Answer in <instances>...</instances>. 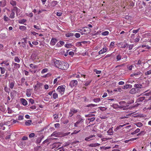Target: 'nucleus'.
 <instances>
[{
    "instance_id": "f257e3e1",
    "label": "nucleus",
    "mask_w": 151,
    "mask_h": 151,
    "mask_svg": "<svg viewBox=\"0 0 151 151\" xmlns=\"http://www.w3.org/2000/svg\"><path fill=\"white\" fill-rule=\"evenodd\" d=\"M55 65L59 69L63 70H66L69 66L68 64L63 61L57 60L56 59L53 60Z\"/></svg>"
},
{
    "instance_id": "f03ea898",
    "label": "nucleus",
    "mask_w": 151,
    "mask_h": 151,
    "mask_svg": "<svg viewBox=\"0 0 151 151\" xmlns=\"http://www.w3.org/2000/svg\"><path fill=\"white\" fill-rule=\"evenodd\" d=\"M65 86L64 85H62L59 86L58 87L57 89V90L60 93L63 94L65 91Z\"/></svg>"
},
{
    "instance_id": "7ed1b4c3",
    "label": "nucleus",
    "mask_w": 151,
    "mask_h": 151,
    "mask_svg": "<svg viewBox=\"0 0 151 151\" xmlns=\"http://www.w3.org/2000/svg\"><path fill=\"white\" fill-rule=\"evenodd\" d=\"M38 136H40V137H38L37 139L36 143L37 144H39L40 143L42 140L44 138V136L41 134V133H39Z\"/></svg>"
},
{
    "instance_id": "20e7f679",
    "label": "nucleus",
    "mask_w": 151,
    "mask_h": 151,
    "mask_svg": "<svg viewBox=\"0 0 151 151\" xmlns=\"http://www.w3.org/2000/svg\"><path fill=\"white\" fill-rule=\"evenodd\" d=\"M18 9V8L17 7H14V9L12 11V13L10 14L9 16V17L11 18H14V17L15 15V13L14 12V11H15L17 10Z\"/></svg>"
},
{
    "instance_id": "39448f33",
    "label": "nucleus",
    "mask_w": 151,
    "mask_h": 151,
    "mask_svg": "<svg viewBox=\"0 0 151 151\" xmlns=\"http://www.w3.org/2000/svg\"><path fill=\"white\" fill-rule=\"evenodd\" d=\"M78 83L77 81L73 80L70 82L69 85L71 87L75 86Z\"/></svg>"
},
{
    "instance_id": "423d86ee",
    "label": "nucleus",
    "mask_w": 151,
    "mask_h": 151,
    "mask_svg": "<svg viewBox=\"0 0 151 151\" xmlns=\"http://www.w3.org/2000/svg\"><path fill=\"white\" fill-rule=\"evenodd\" d=\"M57 41L56 38H52L50 42V44L52 45H54Z\"/></svg>"
},
{
    "instance_id": "0eeeda50",
    "label": "nucleus",
    "mask_w": 151,
    "mask_h": 151,
    "mask_svg": "<svg viewBox=\"0 0 151 151\" xmlns=\"http://www.w3.org/2000/svg\"><path fill=\"white\" fill-rule=\"evenodd\" d=\"M77 111H78L77 110L72 108L70 109V112H69V114H71V116L74 114L76 113Z\"/></svg>"
},
{
    "instance_id": "6e6552de",
    "label": "nucleus",
    "mask_w": 151,
    "mask_h": 151,
    "mask_svg": "<svg viewBox=\"0 0 151 151\" xmlns=\"http://www.w3.org/2000/svg\"><path fill=\"white\" fill-rule=\"evenodd\" d=\"M39 133H31V134H30L29 135V137L31 138L33 137H37L38 136V134Z\"/></svg>"
},
{
    "instance_id": "1a4fd4ad",
    "label": "nucleus",
    "mask_w": 151,
    "mask_h": 151,
    "mask_svg": "<svg viewBox=\"0 0 151 151\" xmlns=\"http://www.w3.org/2000/svg\"><path fill=\"white\" fill-rule=\"evenodd\" d=\"M21 101L22 104L23 105L26 106L27 104V101L24 99H21Z\"/></svg>"
},
{
    "instance_id": "9d476101",
    "label": "nucleus",
    "mask_w": 151,
    "mask_h": 151,
    "mask_svg": "<svg viewBox=\"0 0 151 151\" xmlns=\"http://www.w3.org/2000/svg\"><path fill=\"white\" fill-rule=\"evenodd\" d=\"M12 64L14 65V68L15 69H18L20 67V65L19 64L14 63H12Z\"/></svg>"
},
{
    "instance_id": "9b49d317",
    "label": "nucleus",
    "mask_w": 151,
    "mask_h": 151,
    "mask_svg": "<svg viewBox=\"0 0 151 151\" xmlns=\"http://www.w3.org/2000/svg\"><path fill=\"white\" fill-rule=\"evenodd\" d=\"M107 50L106 49L103 48L99 52V54H101L104 52H105Z\"/></svg>"
},
{
    "instance_id": "f8f14e48",
    "label": "nucleus",
    "mask_w": 151,
    "mask_h": 151,
    "mask_svg": "<svg viewBox=\"0 0 151 151\" xmlns=\"http://www.w3.org/2000/svg\"><path fill=\"white\" fill-rule=\"evenodd\" d=\"M100 144L99 143L91 144L89 145V146L91 147H95L97 146H99Z\"/></svg>"
},
{
    "instance_id": "ddd939ff",
    "label": "nucleus",
    "mask_w": 151,
    "mask_h": 151,
    "mask_svg": "<svg viewBox=\"0 0 151 151\" xmlns=\"http://www.w3.org/2000/svg\"><path fill=\"white\" fill-rule=\"evenodd\" d=\"M134 87L136 88H142V84H135L134 85Z\"/></svg>"
},
{
    "instance_id": "4468645a",
    "label": "nucleus",
    "mask_w": 151,
    "mask_h": 151,
    "mask_svg": "<svg viewBox=\"0 0 151 151\" xmlns=\"http://www.w3.org/2000/svg\"><path fill=\"white\" fill-rule=\"evenodd\" d=\"M57 4L58 2L57 1H53L51 2V6L53 7L55 6Z\"/></svg>"
},
{
    "instance_id": "2eb2a0df",
    "label": "nucleus",
    "mask_w": 151,
    "mask_h": 151,
    "mask_svg": "<svg viewBox=\"0 0 151 151\" xmlns=\"http://www.w3.org/2000/svg\"><path fill=\"white\" fill-rule=\"evenodd\" d=\"M136 89L135 88H132L129 91V93L131 94H134L136 93Z\"/></svg>"
},
{
    "instance_id": "dca6fc26",
    "label": "nucleus",
    "mask_w": 151,
    "mask_h": 151,
    "mask_svg": "<svg viewBox=\"0 0 151 151\" xmlns=\"http://www.w3.org/2000/svg\"><path fill=\"white\" fill-rule=\"evenodd\" d=\"M0 69L1 70V73L2 74H3L5 73L6 69L4 67H0Z\"/></svg>"
},
{
    "instance_id": "f3484780",
    "label": "nucleus",
    "mask_w": 151,
    "mask_h": 151,
    "mask_svg": "<svg viewBox=\"0 0 151 151\" xmlns=\"http://www.w3.org/2000/svg\"><path fill=\"white\" fill-rule=\"evenodd\" d=\"M73 46V45L70 43L67 44L65 45V46L67 48H70Z\"/></svg>"
},
{
    "instance_id": "a211bd4d",
    "label": "nucleus",
    "mask_w": 151,
    "mask_h": 151,
    "mask_svg": "<svg viewBox=\"0 0 151 151\" xmlns=\"http://www.w3.org/2000/svg\"><path fill=\"white\" fill-rule=\"evenodd\" d=\"M32 121L31 120H29L25 122V124L26 125L29 126L30 125L31 123H32Z\"/></svg>"
},
{
    "instance_id": "6ab92c4d",
    "label": "nucleus",
    "mask_w": 151,
    "mask_h": 151,
    "mask_svg": "<svg viewBox=\"0 0 151 151\" xmlns=\"http://www.w3.org/2000/svg\"><path fill=\"white\" fill-rule=\"evenodd\" d=\"M140 130L139 129L137 128L134 132H132L131 134H134L139 132L140 131Z\"/></svg>"
},
{
    "instance_id": "aec40b11",
    "label": "nucleus",
    "mask_w": 151,
    "mask_h": 151,
    "mask_svg": "<svg viewBox=\"0 0 151 151\" xmlns=\"http://www.w3.org/2000/svg\"><path fill=\"white\" fill-rule=\"evenodd\" d=\"M73 35V34L72 33H70L66 34L65 36L66 37H72Z\"/></svg>"
},
{
    "instance_id": "412c9836",
    "label": "nucleus",
    "mask_w": 151,
    "mask_h": 151,
    "mask_svg": "<svg viewBox=\"0 0 151 151\" xmlns=\"http://www.w3.org/2000/svg\"><path fill=\"white\" fill-rule=\"evenodd\" d=\"M7 61H4L1 63V65H2L3 64H4L6 66H8L9 65V63H7Z\"/></svg>"
},
{
    "instance_id": "4be33fe9",
    "label": "nucleus",
    "mask_w": 151,
    "mask_h": 151,
    "mask_svg": "<svg viewBox=\"0 0 151 151\" xmlns=\"http://www.w3.org/2000/svg\"><path fill=\"white\" fill-rule=\"evenodd\" d=\"M60 133H56V132H54L52 134V136H57L58 135H60Z\"/></svg>"
},
{
    "instance_id": "5701e85b",
    "label": "nucleus",
    "mask_w": 151,
    "mask_h": 151,
    "mask_svg": "<svg viewBox=\"0 0 151 151\" xmlns=\"http://www.w3.org/2000/svg\"><path fill=\"white\" fill-rule=\"evenodd\" d=\"M14 60L17 63H19L20 62V60L17 57H15Z\"/></svg>"
},
{
    "instance_id": "b1692460",
    "label": "nucleus",
    "mask_w": 151,
    "mask_h": 151,
    "mask_svg": "<svg viewBox=\"0 0 151 151\" xmlns=\"http://www.w3.org/2000/svg\"><path fill=\"white\" fill-rule=\"evenodd\" d=\"M136 125L137 127H140L141 126H142L143 125L140 122H139L138 123H137L136 124Z\"/></svg>"
},
{
    "instance_id": "393cba45",
    "label": "nucleus",
    "mask_w": 151,
    "mask_h": 151,
    "mask_svg": "<svg viewBox=\"0 0 151 151\" xmlns=\"http://www.w3.org/2000/svg\"><path fill=\"white\" fill-rule=\"evenodd\" d=\"M126 89H127L128 88H131L132 87V86L130 84H127L125 86Z\"/></svg>"
},
{
    "instance_id": "a878e982",
    "label": "nucleus",
    "mask_w": 151,
    "mask_h": 151,
    "mask_svg": "<svg viewBox=\"0 0 151 151\" xmlns=\"http://www.w3.org/2000/svg\"><path fill=\"white\" fill-rule=\"evenodd\" d=\"M127 124H124L123 125H119L116 128V129L117 130L119 129H120L121 127H123L125 126Z\"/></svg>"
},
{
    "instance_id": "bb28decb",
    "label": "nucleus",
    "mask_w": 151,
    "mask_h": 151,
    "mask_svg": "<svg viewBox=\"0 0 151 151\" xmlns=\"http://www.w3.org/2000/svg\"><path fill=\"white\" fill-rule=\"evenodd\" d=\"M10 4L12 6H15L16 4V2L13 1H11L10 2Z\"/></svg>"
},
{
    "instance_id": "cd10ccee",
    "label": "nucleus",
    "mask_w": 151,
    "mask_h": 151,
    "mask_svg": "<svg viewBox=\"0 0 151 151\" xmlns=\"http://www.w3.org/2000/svg\"><path fill=\"white\" fill-rule=\"evenodd\" d=\"M94 71L97 74H100L101 72V71L98 70L96 69H94Z\"/></svg>"
},
{
    "instance_id": "c85d7f7f",
    "label": "nucleus",
    "mask_w": 151,
    "mask_h": 151,
    "mask_svg": "<svg viewBox=\"0 0 151 151\" xmlns=\"http://www.w3.org/2000/svg\"><path fill=\"white\" fill-rule=\"evenodd\" d=\"M53 98L55 99L58 97V95L56 93H54L52 95Z\"/></svg>"
},
{
    "instance_id": "c756f323",
    "label": "nucleus",
    "mask_w": 151,
    "mask_h": 151,
    "mask_svg": "<svg viewBox=\"0 0 151 151\" xmlns=\"http://www.w3.org/2000/svg\"><path fill=\"white\" fill-rule=\"evenodd\" d=\"M128 44L127 43H125L124 44L122 43V45L121 47L122 48H125L127 46H128Z\"/></svg>"
},
{
    "instance_id": "7c9ffc66",
    "label": "nucleus",
    "mask_w": 151,
    "mask_h": 151,
    "mask_svg": "<svg viewBox=\"0 0 151 151\" xmlns=\"http://www.w3.org/2000/svg\"><path fill=\"white\" fill-rule=\"evenodd\" d=\"M142 47H146L148 49H150L151 48V47H150L148 45H142Z\"/></svg>"
},
{
    "instance_id": "2f4dec72",
    "label": "nucleus",
    "mask_w": 151,
    "mask_h": 151,
    "mask_svg": "<svg viewBox=\"0 0 151 151\" xmlns=\"http://www.w3.org/2000/svg\"><path fill=\"white\" fill-rule=\"evenodd\" d=\"M109 34V32L108 31H105L102 33L101 34L102 35H106Z\"/></svg>"
},
{
    "instance_id": "473e14b6",
    "label": "nucleus",
    "mask_w": 151,
    "mask_h": 151,
    "mask_svg": "<svg viewBox=\"0 0 151 151\" xmlns=\"http://www.w3.org/2000/svg\"><path fill=\"white\" fill-rule=\"evenodd\" d=\"M14 82H11L10 84V87L11 89H12L14 86Z\"/></svg>"
},
{
    "instance_id": "72a5a7b5",
    "label": "nucleus",
    "mask_w": 151,
    "mask_h": 151,
    "mask_svg": "<svg viewBox=\"0 0 151 151\" xmlns=\"http://www.w3.org/2000/svg\"><path fill=\"white\" fill-rule=\"evenodd\" d=\"M137 138H132V139H130L129 140H125L124 141V142L126 143H127L129 141H132V140H136L137 139Z\"/></svg>"
},
{
    "instance_id": "f704fd0d",
    "label": "nucleus",
    "mask_w": 151,
    "mask_h": 151,
    "mask_svg": "<svg viewBox=\"0 0 151 151\" xmlns=\"http://www.w3.org/2000/svg\"><path fill=\"white\" fill-rule=\"evenodd\" d=\"M145 98V97H142L139 98V101H143Z\"/></svg>"
},
{
    "instance_id": "c9c22d12",
    "label": "nucleus",
    "mask_w": 151,
    "mask_h": 151,
    "mask_svg": "<svg viewBox=\"0 0 151 151\" xmlns=\"http://www.w3.org/2000/svg\"><path fill=\"white\" fill-rule=\"evenodd\" d=\"M128 46L129 50H131L133 48L134 45L133 44L129 45Z\"/></svg>"
},
{
    "instance_id": "e433bc0d",
    "label": "nucleus",
    "mask_w": 151,
    "mask_h": 151,
    "mask_svg": "<svg viewBox=\"0 0 151 151\" xmlns=\"http://www.w3.org/2000/svg\"><path fill=\"white\" fill-rule=\"evenodd\" d=\"M121 56L120 55H118L116 56V59L117 60V61L120 60L121 59Z\"/></svg>"
},
{
    "instance_id": "4c0bfd02",
    "label": "nucleus",
    "mask_w": 151,
    "mask_h": 151,
    "mask_svg": "<svg viewBox=\"0 0 151 151\" xmlns=\"http://www.w3.org/2000/svg\"><path fill=\"white\" fill-rule=\"evenodd\" d=\"M141 74V73L140 71H138V72H137L136 73H134V76H137V75H140Z\"/></svg>"
},
{
    "instance_id": "58836bf2",
    "label": "nucleus",
    "mask_w": 151,
    "mask_h": 151,
    "mask_svg": "<svg viewBox=\"0 0 151 151\" xmlns=\"http://www.w3.org/2000/svg\"><path fill=\"white\" fill-rule=\"evenodd\" d=\"M142 88H145L148 86H146V84L145 83V82H143L142 83Z\"/></svg>"
},
{
    "instance_id": "ea45409f",
    "label": "nucleus",
    "mask_w": 151,
    "mask_h": 151,
    "mask_svg": "<svg viewBox=\"0 0 151 151\" xmlns=\"http://www.w3.org/2000/svg\"><path fill=\"white\" fill-rule=\"evenodd\" d=\"M100 98L94 99H93V101L96 102H97L100 101Z\"/></svg>"
},
{
    "instance_id": "a19ab883",
    "label": "nucleus",
    "mask_w": 151,
    "mask_h": 151,
    "mask_svg": "<svg viewBox=\"0 0 151 151\" xmlns=\"http://www.w3.org/2000/svg\"><path fill=\"white\" fill-rule=\"evenodd\" d=\"M34 27L38 30L40 29H41L40 27V26H37L36 25H34Z\"/></svg>"
},
{
    "instance_id": "79ce46f5",
    "label": "nucleus",
    "mask_w": 151,
    "mask_h": 151,
    "mask_svg": "<svg viewBox=\"0 0 151 151\" xmlns=\"http://www.w3.org/2000/svg\"><path fill=\"white\" fill-rule=\"evenodd\" d=\"M26 21V20L25 19H21L20 21H19V22L20 23H23L24 22H25Z\"/></svg>"
},
{
    "instance_id": "37998d69",
    "label": "nucleus",
    "mask_w": 151,
    "mask_h": 151,
    "mask_svg": "<svg viewBox=\"0 0 151 151\" xmlns=\"http://www.w3.org/2000/svg\"><path fill=\"white\" fill-rule=\"evenodd\" d=\"M84 28L85 29L83 30V32H86V30H89V31H90L91 29L88 27H84Z\"/></svg>"
},
{
    "instance_id": "c03bdc74",
    "label": "nucleus",
    "mask_w": 151,
    "mask_h": 151,
    "mask_svg": "<svg viewBox=\"0 0 151 151\" xmlns=\"http://www.w3.org/2000/svg\"><path fill=\"white\" fill-rule=\"evenodd\" d=\"M151 74V70L147 71L145 73V74L146 75H147Z\"/></svg>"
},
{
    "instance_id": "a18cd8bd",
    "label": "nucleus",
    "mask_w": 151,
    "mask_h": 151,
    "mask_svg": "<svg viewBox=\"0 0 151 151\" xmlns=\"http://www.w3.org/2000/svg\"><path fill=\"white\" fill-rule=\"evenodd\" d=\"M83 119L82 118H81L76 122L77 124H78L79 123H80V122H83V121H83Z\"/></svg>"
},
{
    "instance_id": "49530a36",
    "label": "nucleus",
    "mask_w": 151,
    "mask_h": 151,
    "mask_svg": "<svg viewBox=\"0 0 151 151\" xmlns=\"http://www.w3.org/2000/svg\"><path fill=\"white\" fill-rule=\"evenodd\" d=\"M95 115L93 114H88L87 115H85V116L86 117H91L92 116H94Z\"/></svg>"
},
{
    "instance_id": "de8ad7c7",
    "label": "nucleus",
    "mask_w": 151,
    "mask_h": 151,
    "mask_svg": "<svg viewBox=\"0 0 151 151\" xmlns=\"http://www.w3.org/2000/svg\"><path fill=\"white\" fill-rule=\"evenodd\" d=\"M7 110H8V113L9 114H11L12 112V110L10 109L9 107H8Z\"/></svg>"
},
{
    "instance_id": "09e8293b",
    "label": "nucleus",
    "mask_w": 151,
    "mask_h": 151,
    "mask_svg": "<svg viewBox=\"0 0 151 151\" xmlns=\"http://www.w3.org/2000/svg\"><path fill=\"white\" fill-rule=\"evenodd\" d=\"M23 119V117L22 115H19L18 117V119L19 120H22Z\"/></svg>"
},
{
    "instance_id": "8fccbe9b",
    "label": "nucleus",
    "mask_w": 151,
    "mask_h": 151,
    "mask_svg": "<svg viewBox=\"0 0 151 151\" xmlns=\"http://www.w3.org/2000/svg\"><path fill=\"white\" fill-rule=\"evenodd\" d=\"M47 71V69L45 68L43 69L41 72L42 73H44L45 72H46Z\"/></svg>"
},
{
    "instance_id": "3c124183",
    "label": "nucleus",
    "mask_w": 151,
    "mask_h": 151,
    "mask_svg": "<svg viewBox=\"0 0 151 151\" xmlns=\"http://www.w3.org/2000/svg\"><path fill=\"white\" fill-rule=\"evenodd\" d=\"M139 29L140 28H139L137 30H133V33H134L136 34L137 32H138Z\"/></svg>"
},
{
    "instance_id": "603ef678",
    "label": "nucleus",
    "mask_w": 151,
    "mask_h": 151,
    "mask_svg": "<svg viewBox=\"0 0 151 151\" xmlns=\"http://www.w3.org/2000/svg\"><path fill=\"white\" fill-rule=\"evenodd\" d=\"M144 82L146 84V86H149V85L150 84V81H149L147 80L146 81H145Z\"/></svg>"
},
{
    "instance_id": "864d4df0",
    "label": "nucleus",
    "mask_w": 151,
    "mask_h": 151,
    "mask_svg": "<svg viewBox=\"0 0 151 151\" xmlns=\"http://www.w3.org/2000/svg\"><path fill=\"white\" fill-rule=\"evenodd\" d=\"M75 36L76 38H79L80 36V35L79 33H76L75 35Z\"/></svg>"
},
{
    "instance_id": "5fc2aeb1",
    "label": "nucleus",
    "mask_w": 151,
    "mask_h": 151,
    "mask_svg": "<svg viewBox=\"0 0 151 151\" xmlns=\"http://www.w3.org/2000/svg\"><path fill=\"white\" fill-rule=\"evenodd\" d=\"M60 124L59 123H57L55 124V127L56 128H58L60 127Z\"/></svg>"
},
{
    "instance_id": "6e6d98bb",
    "label": "nucleus",
    "mask_w": 151,
    "mask_h": 151,
    "mask_svg": "<svg viewBox=\"0 0 151 151\" xmlns=\"http://www.w3.org/2000/svg\"><path fill=\"white\" fill-rule=\"evenodd\" d=\"M95 119L94 117H92L91 118H89L88 119V120H89L90 122L93 121Z\"/></svg>"
},
{
    "instance_id": "4d7b16f0",
    "label": "nucleus",
    "mask_w": 151,
    "mask_h": 151,
    "mask_svg": "<svg viewBox=\"0 0 151 151\" xmlns=\"http://www.w3.org/2000/svg\"><path fill=\"white\" fill-rule=\"evenodd\" d=\"M19 28L20 29L22 30L25 29L26 28V27L24 26H20Z\"/></svg>"
},
{
    "instance_id": "13d9d810",
    "label": "nucleus",
    "mask_w": 151,
    "mask_h": 151,
    "mask_svg": "<svg viewBox=\"0 0 151 151\" xmlns=\"http://www.w3.org/2000/svg\"><path fill=\"white\" fill-rule=\"evenodd\" d=\"M60 78V77H58L57 78L55 79H54V82H53L54 83V84L55 83H56V82L57 81H58V78Z\"/></svg>"
},
{
    "instance_id": "bf43d9fd",
    "label": "nucleus",
    "mask_w": 151,
    "mask_h": 151,
    "mask_svg": "<svg viewBox=\"0 0 151 151\" xmlns=\"http://www.w3.org/2000/svg\"><path fill=\"white\" fill-rule=\"evenodd\" d=\"M91 81L89 82L87 81L85 83V84H84V85L85 86H87L91 83Z\"/></svg>"
},
{
    "instance_id": "052dcab7",
    "label": "nucleus",
    "mask_w": 151,
    "mask_h": 151,
    "mask_svg": "<svg viewBox=\"0 0 151 151\" xmlns=\"http://www.w3.org/2000/svg\"><path fill=\"white\" fill-rule=\"evenodd\" d=\"M29 101L32 104H33L34 102V100L32 99H30Z\"/></svg>"
},
{
    "instance_id": "680f3d73",
    "label": "nucleus",
    "mask_w": 151,
    "mask_h": 151,
    "mask_svg": "<svg viewBox=\"0 0 151 151\" xmlns=\"http://www.w3.org/2000/svg\"><path fill=\"white\" fill-rule=\"evenodd\" d=\"M26 95L27 96L29 97L31 96V93L29 91L28 92V91H27L26 92Z\"/></svg>"
},
{
    "instance_id": "e2e57ef3",
    "label": "nucleus",
    "mask_w": 151,
    "mask_h": 151,
    "mask_svg": "<svg viewBox=\"0 0 151 151\" xmlns=\"http://www.w3.org/2000/svg\"><path fill=\"white\" fill-rule=\"evenodd\" d=\"M4 20L6 21H7L8 20V18L6 16H4Z\"/></svg>"
},
{
    "instance_id": "0e129e2a",
    "label": "nucleus",
    "mask_w": 151,
    "mask_h": 151,
    "mask_svg": "<svg viewBox=\"0 0 151 151\" xmlns=\"http://www.w3.org/2000/svg\"><path fill=\"white\" fill-rule=\"evenodd\" d=\"M77 45L78 46H82L81 42H78L77 43Z\"/></svg>"
},
{
    "instance_id": "69168bd1",
    "label": "nucleus",
    "mask_w": 151,
    "mask_h": 151,
    "mask_svg": "<svg viewBox=\"0 0 151 151\" xmlns=\"http://www.w3.org/2000/svg\"><path fill=\"white\" fill-rule=\"evenodd\" d=\"M53 116H54V118L55 119H57L58 117V115H56V114L54 115Z\"/></svg>"
},
{
    "instance_id": "338daca9",
    "label": "nucleus",
    "mask_w": 151,
    "mask_h": 151,
    "mask_svg": "<svg viewBox=\"0 0 151 151\" xmlns=\"http://www.w3.org/2000/svg\"><path fill=\"white\" fill-rule=\"evenodd\" d=\"M124 82L122 81L119 82L118 83V84L119 85H124Z\"/></svg>"
},
{
    "instance_id": "774afa93",
    "label": "nucleus",
    "mask_w": 151,
    "mask_h": 151,
    "mask_svg": "<svg viewBox=\"0 0 151 151\" xmlns=\"http://www.w3.org/2000/svg\"><path fill=\"white\" fill-rule=\"evenodd\" d=\"M25 80V79L24 78V77L22 78L21 79L22 83H23L24 82Z\"/></svg>"
}]
</instances>
